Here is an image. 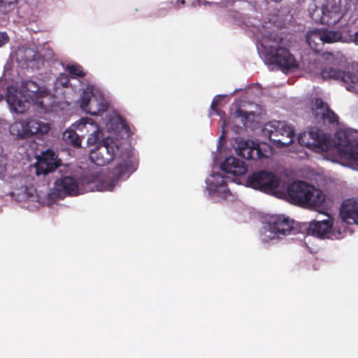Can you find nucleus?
I'll return each instance as SVG.
<instances>
[{"label":"nucleus","mask_w":358,"mask_h":358,"mask_svg":"<svg viewBox=\"0 0 358 358\" xmlns=\"http://www.w3.org/2000/svg\"><path fill=\"white\" fill-rule=\"evenodd\" d=\"M306 40L310 48L315 52H319L320 45L324 43L320 31H312L307 33Z\"/></svg>","instance_id":"4be33fe9"},{"label":"nucleus","mask_w":358,"mask_h":358,"mask_svg":"<svg viewBox=\"0 0 358 358\" xmlns=\"http://www.w3.org/2000/svg\"><path fill=\"white\" fill-rule=\"evenodd\" d=\"M119 150L116 142L111 138H106L91 150L90 159L96 166H105L114 159Z\"/></svg>","instance_id":"6e6552de"},{"label":"nucleus","mask_w":358,"mask_h":358,"mask_svg":"<svg viewBox=\"0 0 358 358\" xmlns=\"http://www.w3.org/2000/svg\"><path fill=\"white\" fill-rule=\"evenodd\" d=\"M27 85H30L34 87V90L31 91V94H29L32 101L38 108L46 110L44 99L48 98L51 96L50 90L45 87H38L34 82H29Z\"/></svg>","instance_id":"a211bd4d"},{"label":"nucleus","mask_w":358,"mask_h":358,"mask_svg":"<svg viewBox=\"0 0 358 358\" xmlns=\"http://www.w3.org/2000/svg\"><path fill=\"white\" fill-rule=\"evenodd\" d=\"M294 221L284 215H273L266 221L268 230L279 236H287L295 231Z\"/></svg>","instance_id":"ddd939ff"},{"label":"nucleus","mask_w":358,"mask_h":358,"mask_svg":"<svg viewBox=\"0 0 358 358\" xmlns=\"http://www.w3.org/2000/svg\"><path fill=\"white\" fill-rule=\"evenodd\" d=\"M66 71L70 74L72 78H83L86 75L82 66L77 64L67 65Z\"/></svg>","instance_id":"a878e982"},{"label":"nucleus","mask_w":358,"mask_h":358,"mask_svg":"<svg viewBox=\"0 0 358 358\" xmlns=\"http://www.w3.org/2000/svg\"><path fill=\"white\" fill-rule=\"evenodd\" d=\"M222 171L234 176L244 175L248 167L245 162L234 156L227 157L221 165Z\"/></svg>","instance_id":"f3484780"},{"label":"nucleus","mask_w":358,"mask_h":358,"mask_svg":"<svg viewBox=\"0 0 358 358\" xmlns=\"http://www.w3.org/2000/svg\"><path fill=\"white\" fill-rule=\"evenodd\" d=\"M321 76L324 80L333 79L339 81L350 92L358 90V78L350 71H342L338 68L328 67L321 70Z\"/></svg>","instance_id":"9d476101"},{"label":"nucleus","mask_w":358,"mask_h":358,"mask_svg":"<svg viewBox=\"0 0 358 358\" xmlns=\"http://www.w3.org/2000/svg\"><path fill=\"white\" fill-rule=\"evenodd\" d=\"M10 38L6 31H0V48L9 42Z\"/></svg>","instance_id":"7c9ffc66"},{"label":"nucleus","mask_w":358,"mask_h":358,"mask_svg":"<svg viewBox=\"0 0 358 358\" xmlns=\"http://www.w3.org/2000/svg\"><path fill=\"white\" fill-rule=\"evenodd\" d=\"M282 41V37H275L272 44L264 46L265 59L268 64L276 65L283 72L297 69V61L288 48L281 45Z\"/></svg>","instance_id":"7ed1b4c3"},{"label":"nucleus","mask_w":358,"mask_h":358,"mask_svg":"<svg viewBox=\"0 0 358 358\" xmlns=\"http://www.w3.org/2000/svg\"><path fill=\"white\" fill-rule=\"evenodd\" d=\"M315 119L318 122L332 127L338 125V116L329 108L327 103L322 99L316 98L312 108Z\"/></svg>","instance_id":"9b49d317"},{"label":"nucleus","mask_w":358,"mask_h":358,"mask_svg":"<svg viewBox=\"0 0 358 358\" xmlns=\"http://www.w3.org/2000/svg\"><path fill=\"white\" fill-rule=\"evenodd\" d=\"M286 192L292 203L303 207L320 206L324 200L321 191L303 181H296L289 184Z\"/></svg>","instance_id":"f03ea898"},{"label":"nucleus","mask_w":358,"mask_h":358,"mask_svg":"<svg viewBox=\"0 0 358 358\" xmlns=\"http://www.w3.org/2000/svg\"><path fill=\"white\" fill-rule=\"evenodd\" d=\"M310 17L316 23L334 26L343 17L340 4L335 0H329L321 8L314 5V8H309Z\"/></svg>","instance_id":"39448f33"},{"label":"nucleus","mask_w":358,"mask_h":358,"mask_svg":"<svg viewBox=\"0 0 358 358\" xmlns=\"http://www.w3.org/2000/svg\"><path fill=\"white\" fill-rule=\"evenodd\" d=\"M28 91H29V92H30V93L29 94H29H31V90H30V89H28Z\"/></svg>","instance_id":"e433bc0d"},{"label":"nucleus","mask_w":358,"mask_h":358,"mask_svg":"<svg viewBox=\"0 0 358 358\" xmlns=\"http://www.w3.org/2000/svg\"><path fill=\"white\" fill-rule=\"evenodd\" d=\"M50 129V125L41 120L29 119L24 121H18L10 127V133L19 138H29L35 134L43 135Z\"/></svg>","instance_id":"423d86ee"},{"label":"nucleus","mask_w":358,"mask_h":358,"mask_svg":"<svg viewBox=\"0 0 358 358\" xmlns=\"http://www.w3.org/2000/svg\"><path fill=\"white\" fill-rule=\"evenodd\" d=\"M342 220L348 224H358V201L354 199L345 200L340 208Z\"/></svg>","instance_id":"dca6fc26"},{"label":"nucleus","mask_w":358,"mask_h":358,"mask_svg":"<svg viewBox=\"0 0 358 358\" xmlns=\"http://www.w3.org/2000/svg\"><path fill=\"white\" fill-rule=\"evenodd\" d=\"M39 54L30 48L20 50L17 52V59L20 62H23L25 64H28L29 62L32 61L37 60Z\"/></svg>","instance_id":"5701e85b"},{"label":"nucleus","mask_w":358,"mask_h":358,"mask_svg":"<svg viewBox=\"0 0 358 358\" xmlns=\"http://www.w3.org/2000/svg\"><path fill=\"white\" fill-rule=\"evenodd\" d=\"M137 164V162L129 153L123 154L112 171L111 178L99 180L96 176L89 175L83 176L77 180L72 176H65L55 181L54 194L58 197L75 196L94 190L113 191L119 180L124 177L128 178L136 171Z\"/></svg>","instance_id":"f257e3e1"},{"label":"nucleus","mask_w":358,"mask_h":358,"mask_svg":"<svg viewBox=\"0 0 358 358\" xmlns=\"http://www.w3.org/2000/svg\"><path fill=\"white\" fill-rule=\"evenodd\" d=\"M63 139L74 148H80L81 146L82 139L80 136L73 129H68L63 133Z\"/></svg>","instance_id":"b1692460"},{"label":"nucleus","mask_w":358,"mask_h":358,"mask_svg":"<svg viewBox=\"0 0 358 358\" xmlns=\"http://www.w3.org/2000/svg\"><path fill=\"white\" fill-rule=\"evenodd\" d=\"M262 132L278 148L288 146L294 141V129L283 121L273 120L265 124Z\"/></svg>","instance_id":"20e7f679"},{"label":"nucleus","mask_w":358,"mask_h":358,"mask_svg":"<svg viewBox=\"0 0 358 358\" xmlns=\"http://www.w3.org/2000/svg\"><path fill=\"white\" fill-rule=\"evenodd\" d=\"M125 129L128 132V136H131V134H130V131H129V127H125Z\"/></svg>","instance_id":"473e14b6"},{"label":"nucleus","mask_w":358,"mask_h":358,"mask_svg":"<svg viewBox=\"0 0 358 358\" xmlns=\"http://www.w3.org/2000/svg\"><path fill=\"white\" fill-rule=\"evenodd\" d=\"M7 101L13 110L17 113H24L29 106V102L25 96H22L21 94L18 96L17 94H12L8 92Z\"/></svg>","instance_id":"aec40b11"},{"label":"nucleus","mask_w":358,"mask_h":358,"mask_svg":"<svg viewBox=\"0 0 358 358\" xmlns=\"http://www.w3.org/2000/svg\"><path fill=\"white\" fill-rule=\"evenodd\" d=\"M332 226L333 221L330 219L323 221L313 220L309 223H303L301 227V230L307 235L324 238L331 232Z\"/></svg>","instance_id":"2eb2a0df"},{"label":"nucleus","mask_w":358,"mask_h":358,"mask_svg":"<svg viewBox=\"0 0 358 358\" xmlns=\"http://www.w3.org/2000/svg\"><path fill=\"white\" fill-rule=\"evenodd\" d=\"M279 182L275 174L265 170L252 173L246 180L248 187L264 192L274 190L278 187Z\"/></svg>","instance_id":"1a4fd4ad"},{"label":"nucleus","mask_w":358,"mask_h":358,"mask_svg":"<svg viewBox=\"0 0 358 358\" xmlns=\"http://www.w3.org/2000/svg\"><path fill=\"white\" fill-rule=\"evenodd\" d=\"M334 55L331 52H323L317 59L316 62L321 63L323 61H327V63L331 64L334 61Z\"/></svg>","instance_id":"cd10ccee"},{"label":"nucleus","mask_w":358,"mask_h":358,"mask_svg":"<svg viewBox=\"0 0 358 358\" xmlns=\"http://www.w3.org/2000/svg\"><path fill=\"white\" fill-rule=\"evenodd\" d=\"M256 148H259V153H257L255 158L257 159H262L264 158H268L271 153V147L266 143L259 144L256 143Z\"/></svg>","instance_id":"bb28decb"},{"label":"nucleus","mask_w":358,"mask_h":358,"mask_svg":"<svg viewBox=\"0 0 358 358\" xmlns=\"http://www.w3.org/2000/svg\"><path fill=\"white\" fill-rule=\"evenodd\" d=\"M298 142L302 146L322 152L327 151L331 146L329 136L316 127L299 134Z\"/></svg>","instance_id":"0eeeda50"},{"label":"nucleus","mask_w":358,"mask_h":358,"mask_svg":"<svg viewBox=\"0 0 358 358\" xmlns=\"http://www.w3.org/2000/svg\"><path fill=\"white\" fill-rule=\"evenodd\" d=\"M80 107L87 113L98 116L107 110L108 104L103 99L98 97L92 92L84 91L81 97Z\"/></svg>","instance_id":"f8f14e48"},{"label":"nucleus","mask_w":358,"mask_h":358,"mask_svg":"<svg viewBox=\"0 0 358 358\" xmlns=\"http://www.w3.org/2000/svg\"><path fill=\"white\" fill-rule=\"evenodd\" d=\"M341 134H343V135H345V134H343V133H341H341H340V132H338V133L336 134V135H337V137H338V138H341Z\"/></svg>","instance_id":"72a5a7b5"},{"label":"nucleus","mask_w":358,"mask_h":358,"mask_svg":"<svg viewBox=\"0 0 358 358\" xmlns=\"http://www.w3.org/2000/svg\"><path fill=\"white\" fill-rule=\"evenodd\" d=\"M234 115L236 117L241 118V121L243 122L247 121L248 118V115L246 111L242 110L241 108H237L234 113Z\"/></svg>","instance_id":"c85d7f7f"},{"label":"nucleus","mask_w":358,"mask_h":358,"mask_svg":"<svg viewBox=\"0 0 358 358\" xmlns=\"http://www.w3.org/2000/svg\"><path fill=\"white\" fill-rule=\"evenodd\" d=\"M341 144V143H340ZM349 143V141L346 140L343 143H342L343 145H345L346 144Z\"/></svg>","instance_id":"f704fd0d"},{"label":"nucleus","mask_w":358,"mask_h":358,"mask_svg":"<svg viewBox=\"0 0 358 358\" xmlns=\"http://www.w3.org/2000/svg\"><path fill=\"white\" fill-rule=\"evenodd\" d=\"M208 189L211 192H222L224 196L229 193V190L226 189L227 178L220 173H213L212 175V180L208 182Z\"/></svg>","instance_id":"412c9836"},{"label":"nucleus","mask_w":358,"mask_h":358,"mask_svg":"<svg viewBox=\"0 0 358 358\" xmlns=\"http://www.w3.org/2000/svg\"><path fill=\"white\" fill-rule=\"evenodd\" d=\"M259 148H256V143L252 142L251 144L246 141H240L236 149V153L238 156L247 159H257L255 158L257 153H259Z\"/></svg>","instance_id":"6ab92c4d"},{"label":"nucleus","mask_w":358,"mask_h":358,"mask_svg":"<svg viewBox=\"0 0 358 358\" xmlns=\"http://www.w3.org/2000/svg\"><path fill=\"white\" fill-rule=\"evenodd\" d=\"M348 158L358 165V150L350 149L347 152Z\"/></svg>","instance_id":"c756f323"},{"label":"nucleus","mask_w":358,"mask_h":358,"mask_svg":"<svg viewBox=\"0 0 358 358\" xmlns=\"http://www.w3.org/2000/svg\"><path fill=\"white\" fill-rule=\"evenodd\" d=\"M61 165V161L57 159L55 152L52 150H48L43 152L37 159L36 163V175H46L54 171Z\"/></svg>","instance_id":"4468645a"},{"label":"nucleus","mask_w":358,"mask_h":358,"mask_svg":"<svg viewBox=\"0 0 358 358\" xmlns=\"http://www.w3.org/2000/svg\"><path fill=\"white\" fill-rule=\"evenodd\" d=\"M180 3L184 4V3H185V1H184V0H182V1H180Z\"/></svg>","instance_id":"c9c22d12"},{"label":"nucleus","mask_w":358,"mask_h":358,"mask_svg":"<svg viewBox=\"0 0 358 358\" xmlns=\"http://www.w3.org/2000/svg\"><path fill=\"white\" fill-rule=\"evenodd\" d=\"M320 34L324 43L338 42L342 38V34L338 31H323Z\"/></svg>","instance_id":"393cba45"},{"label":"nucleus","mask_w":358,"mask_h":358,"mask_svg":"<svg viewBox=\"0 0 358 358\" xmlns=\"http://www.w3.org/2000/svg\"><path fill=\"white\" fill-rule=\"evenodd\" d=\"M217 104H218L217 101L216 100L213 99L212 103H211L210 108L213 110H214L217 107Z\"/></svg>","instance_id":"2f4dec72"}]
</instances>
